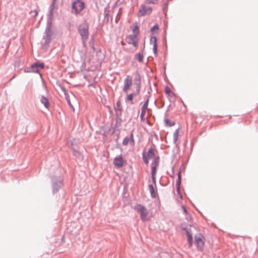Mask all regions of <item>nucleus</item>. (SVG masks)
Here are the masks:
<instances>
[{
    "mask_svg": "<svg viewBox=\"0 0 258 258\" xmlns=\"http://www.w3.org/2000/svg\"><path fill=\"white\" fill-rule=\"evenodd\" d=\"M153 50H154V53L156 54L157 51V43H156V40L155 41V42L154 43Z\"/></svg>",
    "mask_w": 258,
    "mask_h": 258,
    "instance_id": "obj_25",
    "label": "nucleus"
},
{
    "mask_svg": "<svg viewBox=\"0 0 258 258\" xmlns=\"http://www.w3.org/2000/svg\"><path fill=\"white\" fill-rule=\"evenodd\" d=\"M158 0H146V3L147 4H156L158 3Z\"/></svg>",
    "mask_w": 258,
    "mask_h": 258,
    "instance_id": "obj_24",
    "label": "nucleus"
},
{
    "mask_svg": "<svg viewBox=\"0 0 258 258\" xmlns=\"http://www.w3.org/2000/svg\"><path fill=\"white\" fill-rule=\"evenodd\" d=\"M166 93L170 96H174V93L168 88L166 87L165 89Z\"/></svg>",
    "mask_w": 258,
    "mask_h": 258,
    "instance_id": "obj_23",
    "label": "nucleus"
},
{
    "mask_svg": "<svg viewBox=\"0 0 258 258\" xmlns=\"http://www.w3.org/2000/svg\"><path fill=\"white\" fill-rule=\"evenodd\" d=\"M135 83L136 85V92L128 95L126 97L127 101H129L131 103H133V99L134 97L139 94L140 92L141 78L140 75L138 74H137L136 77L135 79Z\"/></svg>",
    "mask_w": 258,
    "mask_h": 258,
    "instance_id": "obj_3",
    "label": "nucleus"
},
{
    "mask_svg": "<svg viewBox=\"0 0 258 258\" xmlns=\"http://www.w3.org/2000/svg\"><path fill=\"white\" fill-rule=\"evenodd\" d=\"M178 136V130H176L175 132V133L173 134V141L174 143H176Z\"/></svg>",
    "mask_w": 258,
    "mask_h": 258,
    "instance_id": "obj_21",
    "label": "nucleus"
},
{
    "mask_svg": "<svg viewBox=\"0 0 258 258\" xmlns=\"http://www.w3.org/2000/svg\"><path fill=\"white\" fill-rule=\"evenodd\" d=\"M131 29L132 30L133 34L134 35H136L138 36V34L139 33V28L138 26L136 24H134L131 26Z\"/></svg>",
    "mask_w": 258,
    "mask_h": 258,
    "instance_id": "obj_14",
    "label": "nucleus"
},
{
    "mask_svg": "<svg viewBox=\"0 0 258 258\" xmlns=\"http://www.w3.org/2000/svg\"><path fill=\"white\" fill-rule=\"evenodd\" d=\"M156 168H155V167H152V172H151L152 175H153V176L156 175Z\"/></svg>",
    "mask_w": 258,
    "mask_h": 258,
    "instance_id": "obj_26",
    "label": "nucleus"
},
{
    "mask_svg": "<svg viewBox=\"0 0 258 258\" xmlns=\"http://www.w3.org/2000/svg\"><path fill=\"white\" fill-rule=\"evenodd\" d=\"M79 33L82 37L83 44L86 45V42L89 36V25L86 22H84L80 25L79 28Z\"/></svg>",
    "mask_w": 258,
    "mask_h": 258,
    "instance_id": "obj_1",
    "label": "nucleus"
},
{
    "mask_svg": "<svg viewBox=\"0 0 258 258\" xmlns=\"http://www.w3.org/2000/svg\"><path fill=\"white\" fill-rule=\"evenodd\" d=\"M133 84L132 77L130 75H127L124 80V85L123 91L126 94L128 93Z\"/></svg>",
    "mask_w": 258,
    "mask_h": 258,
    "instance_id": "obj_5",
    "label": "nucleus"
},
{
    "mask_svg": "<svg viewBox=\"0 0 258 258\" xmlns=\"http://www.w3.org/2000/svg\"><path fill=\"white\" fill-rule=\"evenodd\" d=\"M159 164V159L154 158V161L152 164V167H155V168H157Z\"/></svg>",
    "mask_w": 258,
    "mask_h": 258,
    "instance_id": "obj_19",
    "label": "nucleus"
},
{
    "mask_svg": "<svg viewBox=\"0 0 258 258\" xmlns=\"http://www.w3.org/2000/svg\"><path fill=\"white\" fill-rule=\"evenodd\" d=\"M158 29H159L158 26L157 25H156L152 28L151 31H153L154 30H158Z\"/></svg>",
    "mask_w": 258,
    "mask_h": 258,
    "instance_id": "obj_27",
    "label": "nucleus"
},
{
    "mask_svg": "<svg viewBox=\"0 0 258 258\" xmlns=\"http://www.w3.org/2000/svg\"><path fill=\"white\" fill-rule=\"evenodd\" d=\"M185 213H186V210L184 207H182Z\"/></svg>",
    "mask_w": 258,
    "mask_h": 258,
    "instance_id": "obj_31",
    "label": "nucleus"
},
{
    "mask_svg": "<svg viewBox=\"0 0 258 258\" xmlns=\"http://www.w3.org/2000/svg\"><path fill=\"white\" fill-rule=\"evenodd\" d=\"M72 7L76 13H79L84 9L85 4L81 1H77L73 3Z\"/></svg>",
    "mask_w": 258,
    "mask_h": 258,
    "instance_id": "obj_7",
    "label": "nucleus"
},
{
    "mask_svg": "<svg viewBox=\"0 0 258 258\" xmlns=\"http://www.w3.org/2000/svg\"><path fill=\"white\" fill-rule=\"evenodd\" d=\"M184 230L186 231V234L187 237V240L189 243V246L191 247L193 242L192 234L193 231L196 230V228L190 226L189 228H185Z\"/></svg>",
    "mask_w": 258,
    "mask_h": 258,
    "instance_id": "obj_9",
    "label": "nucleus"
},
{
    "mask_svg": "<svg viewBox=\"0 0 258 258\" xmlns=\"http://www.w3.org/2000/svg\"><path fill=\"white\" fill-rule=\"evenodd\" d=\"M31 13H34V17L37 16V15H38V12H37L36 10H35V11H34L33 12H32Z\"/></svg>",
    "mask_w": 258,
    "mask_h": 258,
    "instance_id": "obj_29",
    "label": "nucleus"
},
{
    "mask_svg": "<svg viewBox=\"0 0 258 258\" xmlns=\"http://www.w3.org/2000/svg\"><path fill=\"white\" fill-rule=\"evenodd\" d=\"M180 183H181L180 171H179V172L178 173V179L176 181V185L177 186L178 188H179Z\"/></svg>",
    "mask_w": 258,
    "mask_h": 258,
    "instance_id": "obj_20",
    "label": "nucleus"
},
{
    "mask_svg": "<svg viewBox=\"0 0 258 258\" xmlns=\"http://www.w3.org/2000/svg\"><path fill=\"white\" fill-rule=\"evenodd\" d=\"M148 103H149V101H148V100H147L145 102V103L143 105V106H142V112H141V118L142 120L144 119V117L145 116L146 110H147V107H148Z\"/></svg>",
    "mask_w": 258,
    "mask_h": 258,
    "instance_id": "obj_13",
    "label": "nucleus"
},
{
    "mask_svg": "<svg viewBox=\"0 0 258 258\" xmlns=\"http://www.w3.org/2000/svg\"><path fill=\"white\" fill-rule=\"evenodd\" d=\"M130 142L132 145H134V144H135V141H134V138H133V133H132L131 134V139L127 138V137H126L124 139V140H123V142H122V144L124 145V146H126L128 143Z\"/></svg>",
    "mask_w": 258,
    "mask_h": 258,
    "instance_id": "obj_11",
    "label": "nucleus"
},
{
    "mask_svg": "<svg viewBox=\"0 0 258 258\" xmlns=\"http://www.w3.org/2000/svg\"><path fill=\"white\" fill-rule=\"evenodd\" d=\"M165 122L166 125L168 126H172L174 125L175 124L174 122H172L168 119H165Z\"/></svg>",
    "mask_w": 258,
    "mask_h": 258,
    "instance_id": "obj_22",
    "label": "nucleus"
},
{
    "mask_svg": "<svg viewBox=\"0 0 258 258\" xmlns=\"http://www.w3.org/2000/svg\"><path fill=\"white\" fill-rule=\"evenodd\" d=\"M152 11V9L150 7H146L145 6L142 5L141 6L138 12V16L142 17L146 15L150 14Z\"/></svg>",
    "mask_w": 258,
    "mask_h": 258,
    "instance_id": "obj_8",
    "label": "nucleus"
},
{
    "mask_svg": "<svg viewBox=\"0 0 258 258\" xmlns=\"http://www.w3.org/2000/svg\"><path fill=\"white\" fill-rule=\"evenodd\" d=\"M134 209L140 214L141 220L146 221L149 220L148 217V211L143 205L139 204L134 207Z\"/></svg>",
    "mask_w": 258,
    "mask_h": 258,
    "instance_id": "obj_2",
    "label": "nucleus"
},
{
    "mask_svg": "<svg viewBox=\"0 0 258 258\" xmlns=\"http://www.w3.org/2000/svg\"><path fill=\"white\" fill-rule=\"evenodd\" d=\"M145 162L146 163V164H148V161L147 160V158H146L144 160Z\"/></svg>",
    "mask_w": 258,
    "mask_h": 258,
    "instance_id": "obj_30",
    "label": "nucleus"
},
{
    "mask_svg": "<svg viewBox=\"0 0 258 258\" xmlns=\"http://www.w3.org/2000/svg\"><path fill=\"white\" fill-rule=\"evenodd\" d=\"M147 158L149 159H150L151 158H153V159H154V158H156L155 157L154 152L152 149H150L149 150L148 153H147Z\"/></svg>",
    "mask_w": 258,
    "mask_h": 258,
    "instance_id": "obj_16",
    "label": "nucleus"
},
{
    "mask_svg": "<svg viewBox=\"0 0 258 258\" xmlns=\"http://www.w3.org/2000/svg\"><path fill=\"white\" fill-rule=\"evenodd\" d=\"M125 161L123 160V158L121 156H119L116 157L114 160V164L117 167H122Z\"/></svg>",
    "mask_w": 258,
    "mask_h": 258,
    "instance_id": "obj_10",
    "label": "nucleus"
},
{
    "mask_svg": "<svg viewBox=\"0 0 258 258\" xmlns=\"http://www.w3.org/2000/svg\"><path fill=\"white\" fill-rule=\"evenodd\" d=\"M149 189L151 194V196L152 198H155L156 196V192L154 190V188L153 185H149Z\"/></svg>",
    "mask_w": 258,
    "mask_h": 258,
    "instance_id": "obj_17",
    "label": "nucleus"
},
{
    "mask_svg": "<svg viewBox=\"0 0 258 258\" xmlns=\"http://www.w3.org/2000/svg\"><path fill=\"white\" fill-rule=\"evenodd\" d=\"M125 40L129 44L133 45L136 48L138 46V36L134 35H130L126 36Z\"/></svg>",
    "mask_w": 258,
    "mask_h": 258,
    "instance_id": "obj_6",
    "label": "nucleus"
},
{
    "mask_svg": "<svg viewBox=\"0 0 258 258\" xmlns=\"http://www.w3.org/2000/svg\"><path fill=\"white\" fill-rule=\"evenodd\" d=\"M41 102L44 104V106L48 108L49 106V103L48 99L44 96H42L40 99Z\"/></svg>",
    "mask_w": 258,
    "mask_h": 258,
    "instance_id": "obj_15",
    "label": "nucleus"
},
{
    "mask_svg": "<svg viewBox=\"0 0 258 258\" xmlns=\"http://www.w3.org/2000/svg\"><path fill=\"white\" fill-rule=\"evenodd\" d=\"M136 58L139 60L140 62H142L143 60V56L140 53H138L136 54Z\"/></svg>",
    "mask_w": 258,
    "mask_h": 258,
    "instance_id": "obj_18",
    "label": "nucleus"
},
{
    "mask_svg": "<svg viewBox=\"0 0 258 258\" xmlns=\"http://www.w3.org/2000/svg\"><path fill=\"white\" fill-rule=\"evenodd\" d=\"M43 68L44 67V64L43 63L40 62H36L32 65V69L33 70V72H35L36 73H39V71L38 70V68Z\"/></svg>",
    "mask_w": 258,
    "mask_h": 258,
    "instance_id": "obj_12",
    "label": "nucleus"
},
{
    "mask_svg": "<svg viewBox=\"0 0 258 258\" xmlns=\"http://www.w3.org/2000/svg\"><path fill=\"white\" fill-rule=\"evenodd\" d=\"M195 243L197 248L202 250L204 246L205 238L201 234H198L195 236Z\"/></svg>",
    "mask_w": 258,
    "mask_h": 258,
    "instance_id": "obj_4",
    "label": "nucleus"
},
{
    "mask_svg": "<svg viewBox=\"0 0 258 258\" xmlns=\"http://www.w3.org/2000/svg\"><path fill=\"white\" fill-rule=\"evenodd\" d=\"M152 178L153 183L155 184H156V175H152Z\"/></svg>",
    "mask_w": 258,
    "mask_h": 258,
    "instance_id": "obj_28",
    "label": "nucleus"
}]
</instances>
